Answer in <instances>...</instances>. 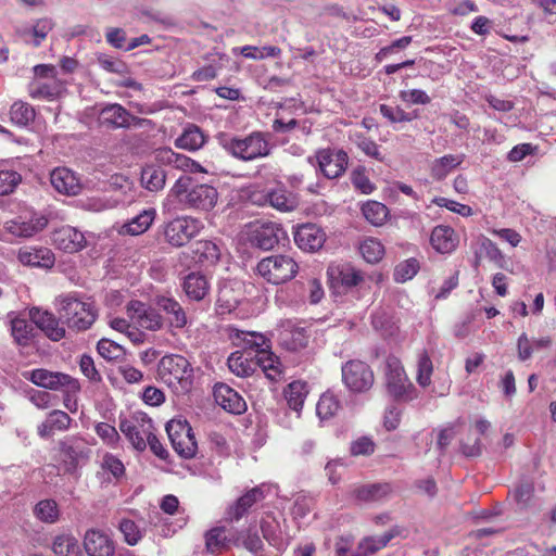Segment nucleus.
Returning a JSON list of instances; mask_svg holds the SVG:
<instances>
[{
	"instance_id": "nucleus-1",
	"label": "nucleus",
	"mask_w": 556,
	"mask_h": 556,
	"mask_svg": "<svg viewBox=\"0 0 556 556\" xmlns=\"http://www.w3.org/2000/svg\"><path fill=\"white\" fill-rule=\"evenodd\" d=\"M169 195L174 197L186 208L208 212L218 202V191L207 184L192 185L188 176L179 177L170 188Z\"/></svg>"
},
{
	"instance_id": "nucleus-2",
	"label": "nucleus",
	"mask_w": 556,
	"mask_h": 556,
	"mask_svg": "<svg viewBox=\"0 0 556 556\" xmlns=\"http://www.w3.org/2000/svg\"><path fill=\"white\" fill-rule=\"evenodd\" d=\"M218 141L229 154L244 162L266 157L271 151L267 136L262 131H253L243 138L223 134Z\"/></svg>"
},
{
	"instance_id": "nucleus-3",
	"label": "nucleus",
	"mask_w": 556,
	"mask_h": 556,
	"mask_svg": "<svg viewBox=\"0 0 556 556\" xmlns=\"http://www.w3.org/2000/svg\"><path fill=\"white\" fill-rule=\"evenodd\" d=\"M157 375L177 393L188 392L193 384V368L185 356L178 354L163 356L157 365Z\"/></svg>"
},
{
	"instance_id": "nucleus-4",
	"label": "nucleus",
	"mask_w": 556,
	"mask_h": 556,
	"mask_svg": "<svg viewBox=\"0 0 556 556\" xmlns=\"http://www.w3.org/2000/svg\"><path fill=\"white\" fill-rule=\"evenodd\" d=\"M383 381L388 394L396 401L409 402L417 397V390L409 380L402 362L389 355L383 362Z\"/></svg>"
},
{
	"instance_id": "nucleus-5",
	"label": "nucleus",
	"mask_w": 556,
	"mask_h": 556,
	"mask_svg": "<svg viewBox=\"0 0 556 556\" xmlns=\"http://www.w3.org/2000/svg\"><path fill=\"white\" fill-rule=\"evenodd\" d=\"M254 271L267 283L278 286L293 279L299 265L290 255L273 254L260 260Z\"/></svg>"
},
{
	"instance_id": "nucleus-6",
	"label": "nucleus",
	"mask_w": 556,
	"mask_h": 556,
	"mask_svg": "<svg viewBox=\"0 0 556 556\" xmlns=\"http://www.w3.org/2000/svg\"><path fill=\"white\" fill-rule=\"evenodd\" d=\"M59 301L60 318L72 329L87 330L96 320L92 305L71 294L62 295Z\"/></svg>"
},
{
	"instance_id": "nucleus-7",
	"label": "nucleus",
	"mask_w": 556,
	"mask_h": 556,
	"mask_svg": "<svg viewBox=\"0 0 556 556\" xmlns=\"http://www.w3.org/2000/svg\"><path fill=\"white\" fill-rule=\"evenodd\" d=\"M241 236L252 247L267 251L285 239L286 232L278 223L256 220L248 224Z\"/></svg>"
},
{
	"instance_id": "nucleus-8",
	"label": "nucleus",
	"mask_w": 556,
	"mask_h": 556,
	"mask_svg": "<svg viewBox=\"0 0 556 556\" xmlns=\"http://www.w3.org/2000/svg\"><path fill=\"white\" fill-rule=\"evenodd\" d=\"M23 377L34 384L50 389V390H64L67 393L75 394L80 390V384L77 379L70 375L50 371L45 368H38L23 372Z\"/></svg>"
},
{
	"instance_id": "nucleus-9",
	"label": "nucleus",
	"mask_w": 556,
	"mask_h": 556,
	"mask_svg": "<svg viewBox=\"0 0 556 556\" xmlns=\"http://www.w3.org/2000/svg\"><path fill=\"white\" fill-rule=\"evenodd\" d=\"M119 430L136 450L143 451L147 447L148 438L154 431V426L146 413L137 412L129 418L121 419Z\"/></svg>"
},
{
	"instance_id": "nucleus-10",
	"label": "nucleus",
	"mask_w": 556,
	"mask_h": 556,
	"mask_svg": "<svg viewBox=\"0 0 556 556\" xmlns=\"http://www.w3.org/2000/svg\"><path fill=\"white\" fill-rule=\"evenodd\" d=\"M166 432L173 448L184 458L195 455L198 444L192 428L187 420L172 419L166 424Z\"/></svg>"
},
{
	"instance_id": "nucleus-11",
	"label": "nucleus",
	"mask_w": 556,
	"mask_h": 556,
	"mask_svg": "<svg viewBox=\"0 0 556 556\" xmlns=\"http://www.w3.org/2000/svg\"><path fill=\"white\" fill-rule=\"evenodd\" d=\"M342 381L354 393H364L371 389L375 382L374 371L370 366L359 359L346 362L342 368Z\"/></svg>"
},
{
	"instance_id": "nucleus-12",
	"label": "nucleus",
	"mask_w": 556,
	"mask_h": 556,
	"mask_svg": "<svg viewBox=\"0 0 556 556\" xmlns=\"http://www.w3.org/2000/svg\"><path fill=\"white\" fill-rule=\"evenodd\" d=\"M48 225V218L31 208H25L17 216L4 223V229L8 233L17 238H29L45 229Z\"/></svg>"
},
{
	"instance_id": "nucleus-13",
	"label": "nucleus",
	"mask_w": 556,
	"mask_h": 556,
	"mask_svg": "<svg viewBox=\"0 0 556 556\" xmlns=\"http://www.w3.org/2000/svg\"><path fill=\"white\" fill-rule=\"evenodd\" d=\"M312 165H317L320 173L328 179L342 176L349 163V156L343 150L320 149L314 156L308 157Z\"/></svg>"
},
{
	"instance_id": "nucleus-14",
	"label": "nucleus",
	"mask_w": 556,
	"mask_h": 556,
	"mask_svg": "<svg viewBox=\"0 0 556 556\" xmlns=\"http://www.w3.org/2000/svg\"><path fill=\"white\" fill-rule=\"evenodd\" d=\"M203 224L193 217H179L166 224L164 236L173 247H182L199 235Z\"/></svg>"
},
{
	"instance_id": "nucleus-15",
	"label": "nucleus",
	"mask_w": 556,
	"mask_h": 556,
	"mask_svg": "<svg viewBox=\"0 0 556 556\" xmlns=\"http://www.w3.org/2000/svg\"><path fill=\"white\" fill-rule=\"evenodd\" d=\"M99 123L110 128H129L130 126L141 127L149 123L148 119L132 116L124 106L118 103L108 104L99 112Z\"/></svg>"
},
{
	"instance_id": "nucleus-16",
	"label": "nucleus",
	"mask_w": 556,
	"mask_h": 556,
	"mask_svg": "<svg viewBox=\"0 0 556 556\" xmlns=\"http://www.w3.org/2000/svg\"><path fill=\"white\" fill-rule=\"evenodd\" d=\"M127 314L132 324L146 330L157 331L164 326L162 315L141 301H130L127 304Z\"/></svg>"
},
{
	"instance_id": "nucleus-17",
	"label": "nucleus",
	"mask_w": 556,
	"mask_h": 556,
	"mask_svg": "<svg viewBox=\"0 0 556 556\" xmlns=\"http://www.w3.org/2000/svg\"><path fill=\"white\" fill-rule=\"evenodd\" d=\"M153 160L160 165L172 166L187 173H207L200 163L187 155L176 153L170 148L156 149Z\"/></svg>"
},
{
	"instance_id": "nucleus-18",
	"label": "nucleus",
	"mask_w": 556,
	"mask_h": 556,
	"mask_svg": "<svg viewBox=\"0 0 556 556\" xmlns=\"http://www.w3.org/2000/svg\"><path fill=\"white\" fill-rule=\"evenodd\" d=\"M53 242L58 249L67 253H75L87 247L88 239L77 228L63 226L53 232Z\"/></svg>"
},
{
	"instance_id": "nucleus-19",
	"label": "nucleus",
	"mask_w": 556,
	"mask_h": 556,
	"mask_svg": "<svg viewBox=\"0 0 556 556\" xmlns=\"http://www.w3.org/2000/svg\"><path fill=\"white\" fill-rule=\"evenodd\" d=\"M155 304L165 314V319L172 328L182 329L188 325L187 313L175 298L157 295Z\"/></svg>"
},
{
	"instance_id": "nucleus-20",
	"label": "nucleus",
	"mask_w": 556,
	"mask_h": 556,
	"mask_svg": "<svg viewBox=\"0 0 556 556\" xmlns=\"http://www.w3.org/2000/svg\"><path fill=\"white\" fill-rule=\"evenodd\" d=\"M404 530L396 526L381 535L365 536L359 541L352 556H370L384 548L392 539L401 536Z\"/></svg>"
},
{
	"instance_id": "nucleus-21",
	"label": "nucleus",
	"mask_w": 556,
	"mask_h": 556,
	"mask_svg": "<svg viewBox=\"0 0 556 556\" xmlns=\"http://www.w3.org/2000/svg\"><path fill=\"white\" fill-rule=\"evenodd\" d=\"M84 547L89 556H114L115 546L110 536L96 529H90L84 538Z\"/></svg>"
},
{
	"instance_id": "nucleus-22",
	"label": "nucleus",
	"mask_w": 556,
	"mask_h": 556,
	"mask_svg": "<svg viewBox=\"0 0 556 556\" xmlns=\"http://www.w3.org/2000/svg\"><path fill=\"white\" fill-rule=\"evenodd\" d=\"M326 235L320 227L315 224H304L296 228L294 241L296 245L304 251H316L323 247Z\"/></svg>"
},
{
	"instance_id": "nucleus-23",
	"label": "nucleus",
	"mask_w": 556,
	"mask_h": 556,
	"mask_svg": "<svg viewBox=\"0 0 556 556\" xmlns=\"http://www.w3.org/2000/svg\"><path fill=\"white\" fill-rule=\"evenodd\" d=\"M214 399L220 407L231 414L240 415L247 410V403L243 397L225 383L215 386Z\"/></svg>"
},
{
	"instance_id": "nucleus-24",
	"label": "nucleus",
	"mask_w": 556,
	"mask_h": 556,
	"mask_svg": "<svg viewBox=\"0 0 556 556\" xmlns=\"http://www.w3.org/2000/svg\"><path fill=\"white\" fill-rule=\"evenodd\" d=\"M31 321L40 328L48 338L53 341H59L65 336V329L60 325L55 316L40 308L34 307L29 312Z\"/></svg>"
},
{
	"instance_id": "nucleus-25",
	"label": "nucleus",
	"mask_w": 556,
	"mask_h": 556,
	"mask_svg": "<svg viewBox=\"0 0 556 556\" xmlns=\"http://www.w3.org/2000/svg\"><path fill=\"white\" fill-rule=\"evenodd\" d=\"M52 187L65 195H77L81 190V184L76 174L66 168L58 167L50 175Z\"/></svg>"
},
{
	"instance_id": "nucleus-26",
	"label": "nucleus",
	"mask_w": 556,
	"mask_h": 556,
	"mask_svg": "<svg viewBox=\"0 0 556 556\" xmlns=\"http://www.w3.org/2000/svg\"><path fill=\"white\" fill-rule=\"evenodd\" d=\"M64 90V84L59 78H34L28 85L29 97L35 100L52 101Z\"/></svg>"
},
{
	"instance_id": "nucleus-27",
	"label": "nucleus",
	"mask_w": 556,
	"mask_h": 556,
	"mask_svg": "<svg viewBox=\"0 0 556 556\" xmlns=\"http://www.w3.org/2000/svg\"><path fill=\"white\" fill-rule=\"evenodd\" d=\"M229 336L235 345L243 349L242 352L257 354L260 351L269 348L268 340L260 332L231 329Z\"/></svg>"
},
{
	"instance_id": "nucleus-28",
	"label": "nucleus",
	"mask_w": 556,
	"mask_h": 556,
	"mask_svg": "<svg viewBox=\"0 0 556 556\" xmlns=\"http://www.w3.org/2000/svg\"><path fill=\"white\" fill-rule=\"evenodd\" d=\"M268 491L269 488L264 484L249 490L228 508V517L231 520H239L255 503L264 500Z\"/></svg>"
},
{
	"instance_id": "nucleus-29",
	"label": "nucleus",
	"mask_w": 556,
	"mask_h": 556,
	"mask_svg": "<svg viewBox=\"0 0 556 556\" xmlns=\"http://www.w3.org/2000/svg\"><path fill=\"white\" fill-rule=\"evenodd\" d=\"M458 242L459 238L451 226L438 225L431 231L430 243L439 253H452Z\"/></svg>"
},
{
	"instance_id": "nucleus-30",
	"label": "nucleus",
	"mask_w": 556,
	"mask_h": 556,
	"mask_svg": "<svg viewBox=\"0 0 556 556\" xmlns=\"http://www.w3.org/2000/svg\"><path fill=\"white\" fill-rule=\"evenodd\" d=\"M17 258L23 265L30 267L49 268L54 264V254L47 248H21Z\"/></svg>"
},
{
	"instance_id": "nucleus-31",
	"label": "nucleus",
	"mask_w": 556,
	"mask_h": 556,
	"mask_svg": "<svg viewBox=\"0 0 556 556\" xmlns=\"http://www.w3.org/2000/svg\"><path fill=\"white\" fill-rule=\"evenodd\" d=\"M392 493L390 483H372L355 486L352 491L354 498L362 503H377L386 500Z\"/></svg>"
},
{
	"instance_id": "nucleus-32",
	"label": "nucleus",
	"mask_w": 556,
	"mask_h": 556,
	"mask_svg": "<svg viewBox=\"0 0 556 556\" xmlns=\"http://www.w3.org/2000/svg\"><path fill=\"white\" fill-rule=\"evenodd\" d=\"M72 424L67 413L59 409L50 412L46 419L38 426L37 431L40 438L48 439L56 431H66Z\"/></svg>"
},
{
	"instance_id": "nucleus-33",
	"label": "nucleus",
	"mask_w": 556,
	"mask_h": 556,
	"mask_svg": "<svg viewBox=\"0 0 556 556\" xmlns=\"http://www.w3.org/2000/svg\"><path fill=\"white\" fill-rule=\"evenodd\" d=\"M475 265L479 266L481 257H486L497 267L504 268L505 256L497 245L485 236H479L475 242Z\"/></svg>"
},
{
	"instance_id": "nucleus-34",
	"label": "nucleus",
	"mask_w": 556,
	"mask_h": 556,
	"mask_svg": "<svg viewBox=\"0 0 556 556\" xmlns=\"http://www.w3.org/2000/svg\"><path fill=\"white\" fill-rule=\"evenodd\" d=\"M162 166L155 162L142 167L140 182L148 191L157 192L165 187L166 173Z\"/></svg>"
},
{
	"instance_id": "nucleus-35",
	"label": "nucleus",
	"mask_w": 556,
	"mask_h": 556,
	"mask_svg": "<svg viewBox=\"0 0 556 556\" xmlns=\"http://www.w3.org/2000/svg\"><path fill=\"white\" fill-rule=\"evenodd\" d=\"M551 337H541L530 339L527 333L522 332L517 339L518 358L526 362L532 357L533 352L549 349L552 346Z\"/></svg>"
},
{
	"instance_id": "nucleus-36",
	"label": "nucleus",
	"mask_w": 556,
	"mask_h": 556,
	"mask_svg": "<svg viewBox=\"0 0 556 556\" xmlns=\"http://www.w3.org/2000/svg\"><path fill=\"white\" fill-rule=\"evenodd\" d=\"M206 137L195 125H188L175 140V146L182 150L197 151L204 146Z\"/></svg>"
},
{
	"instance_id": "nucleus-37",
	"label": "nucleus",
	"mask_w": 556,
	"mask_h": 556,
	"mask_svg": "<svg viewBox=\"0 0 556 556\" xmlns=\"http://www.w3.org/2000/svg\"><path fill=\"white\" fill-rule=\"evenodd\" d=\"M260 366L270 380H276L282 372L278 357L269 351V348L254 354V367Z\"/></svg>"
},
{
	"instance_id": "nucleus-38",
	"label": "nucleus",
	"mask_w": 556,
	"mask_h": 556,
	"mask_svg": "<svg viewBox=\"0 0 556 556\" xmlns=\"http://www.w3.org/2000/svg\"><path fill=\"white\" fill-rule=\"evenodd\" d=\"M184 290L193 301H201L207 294L210 286L205 276L199 273L189 274L184 280Z\"/></svg>"
},
{
	"instance_id": "nucleus-39",
	"label": "nucleus",
	"mask_w": 556,
	"mask_h": 556,
	"mask_svg": "<svg viewBox=\"0 0 556 556\" xmlns=\"http://www.w3.org/2000/svg\"><path fill=\"white\" fill-rule=\"evenodd\" d=\"M228 367L238 377H248L254 371V355L250 352L236 351L228 357Z\"/></svg>"
},
{
	"instance_id": "nucleus-40",
	"label": "nucleus",
	"mask_w": 556,
	"mask_h": 556,
	"mask_svg": "<svg viewBox=\"0 0 556 556\" xmlns=\"http://www.w3.org/2000/svg\"><path fill=\"white\" fill-rule=\"evenodd\" d=\"M327 274L331 285L338 281L345 288L355 287L363 280L361 271L350 266L329 267Z\"/></svg>"
},
{
	"instance_id": "nucleus-41",
	"label": "nucleus",
	"mask_w": 556,
	"mask_h": 556,
	"mask_svg": "<svg viewBox=\"0 0 556 556\" xmlns=\"http://www.w3.org/2000/svg\"><path fill=\"white\" fill-rule=\"evenodd\" d=\"M156 216L154 208L143 210L122 227V232L138 236L146 232Z\"/></svg>"
},
{
	"instance_id": "nucleus-42",
	"label": "nucleus",
	"mask_w": 556,
	"mask_h": 556,
	"mask_svg": "<svg viewBox=\"0 0 556 556\" xmlns=\"http://www.w3.org/2000/svg\"><path fill=\"white\" fill-rule=\"evenodd\" d=\"M269 205L280 212H292L299 205L296 194L286 188H277L269 191Z\"/></svg>"
},
{
	"instance_id": "nucleus-43",
	"label": "nucleus",
	"mask_w": 556,
	"mask_h": 556,
	"mask_svg": "<svg viewBox=\"0 0 556 556\" xmlns=\"http://www.w3.org/2000/svg\"><path fill=\"white\" fill-rule=\"evenodd\" d=\"M464 161L463 154H447L435 159L431 164V176L435 180H443L454 168Z\"/></svg>"
},
{
	"instance_id": "nucleus-44",
	"label": "nucleus",
	"mask_w": 556,
	"mask_h": 556,
	"mask_svg": "<svg viewBox=\"0 0 556 556\" xmlns=\"http://www.w3.org/2000/svg\"><path fill=\"white\" fill-rule=\"evenodd\" d=\"M308 343V334L304 328L283 329L280 333V344L288 351L296 352Z\"/></svg>"
},
{
	"instance_id": "nucleus-45",
	"label": "nucleus",
	"mask_w": 556,
	"mask_h": 556,
	"mask_svg": "<svg viewBox=\"0 0 556 556\" xmlns=\"http://www.w3.org/2000/svg\"><path fill=\"white\" fill-rule=\"evenodd\" d=\"M229 541L235 546H243L251 553H257L263 547V542L257 532L252 529L245 530H231V538Z\"/></svg>"
},
{
	"instance_id": "nucleus-46",
	"label": "nucleus",
	"mask_w": 556,
	"mask_h": 556,
	"mask_svg": "<svg viewBox=\"0 0 556 556\" xmlns=\"http://www.w3.org/2000/svg\"><path fill=\"white\" fill-rule=\"evenodd\" d=\"M52 549L60 556H80L78 540L71 533H62L54 538Z\"/></svg>"
},
{
	"instance_id": "nucleus-47",
	"label": "nucleus",
	"mask_w": 556,
	"mask_h": 556,
	"mask_svg": "<svg viewBox=\"0 0 556 556\" xmlns=\"http://www.w3.org/2000/svg\"><path fill=\"white\" fill-rule=\"evenodd\" d=\"M231 531L226 532L224 528L210 530L205 535L206 548L210 553L217 554L228 548L232 543L229 541Z\"/></svg>"
},
{
	"instance_id": "nucleus-48",
	"label": "nucleus",
	"mask_w": 556,
	"mask_h": 556,
	"mask_svg": "<svg viewBox=\"0 0 556 556\" xmlns=\"http://www.w3.org/2000/svg\"><path fill=\"white\" fill-rule=\"evenodd\" d=\"M416 367V381L418 386L424 389L430 387L433 374V363L426 350H422L417 354Z\"/></svg>"
},
{
	"instance_id": "nucleus-49",
	"label": "nucleus",
	"mask_w": 556,
	"mask_h": 556,
	"mask_svg": "<svg viewBox=\"0 0 556 556\" xmlns=\"http://www.w3.org/2000/svg\"><path fill=\"white\" fill-rule=\"evenodd\" d=\"M35 517L45 523H55L60 518V508L54 500L39 501L34 507Z\"/></svg>"
},
{
	"instance_id": "nucleus-50",
	"label": "nucleus",
	"mask_w": 556,
	"mask_h": 556,
	"mask_svg": "<svg viewBox=\"0 0 556 556\" xmlns=\"http://www.w3.org/2000/svg\"><path fill=\"white\" fill-rule=\"evenodd\" d=\"M308 390L305 382L293 381L288 386L286 391V400L289 407L296 413H300L304 401L307 396Z\"/></svg>"
},
{
	"instance_id": "nucleus-51",
	"label": "nucleus",
	"mask_w": 556,
	"mask_h": 556,
	"mask_svg": "<svg viewBox=\"0 0 556 556\" xmlns=\"http://www.w3.org/2000/svg\"><path fill=\"white\" fill-rule=\"evenodd\" d=\"M340 409V402L336 395L326 392L317 402L316 414L321 421L332 418Z\"/></svg>"
},
{
	"instance_id": "nucleus-52",
	"label": "nucleus",
	"mask_w": 556,
	"mask_h": 556,
	"mask_svg": "<svg viewBox=\"0 0 556 556\" xmlns=\"http://www.w3.org/2000/svg\"><path fill=\"white\" fill-rule=\"evenodd\" d=\"M359 252L366 262L375 264L382 260L384 247L378 239L369 237L362 241Z\"/></svg>"
},
{
	"instance_id": "nucleus-53",
	"label": "nucleus",
	"mask_w": 556,
	"mask_h": 556,
	"mask_svg": "<svg viewBox=\"0 0 556 556\" xmlns=\"http://www.w3.org/2000/svg\"><path fill=\"white\" fill-rule=\"evenodd\" d=\"M53 23L49 18H41L27 31H25V41L38 47L42 40L46 39L48 34L52 30Z\"/></svg>"
},
{
	"instance_id": "nucleus-54",
	"label": "nucleus",
	"mask_w": 556,
	"mask_h": 556,
	"mask_svg": "<svg viewBox=\"0 0 556 556\" xmlns=\"http://www.w3.org/2000/svg\"><path fill=\"white\" fill-rule=\"evenodd\" d=\"M362 213L366 220L374 226H380L388 217V207L377 201H368L362 206Z\"/></svg>"
},
{
	"instance_id": "nucleus-55",
	"label": "nucleus",
	"mask_w": 556,
	"mask_h": 556,
	"mask_svg": "<svg viewBox=\"0 0 556 556\" xmlns=\"http://www.w3.org/2000/svg\"><path fill=\"white\" fill-rule=\"evenodd\" d=\"M11 121L18 126H26L35 118V110L24 101H15L10 110Z\"/></svg>"
},
{
	"instance_id": "nucleus-56",
	"label": "nucleus",
	"mask_w": 556,
	"mask_h": 556,
	"mask_svg": "<svg viewBox=\"0 0 556 556\" xmlns=\"http://www.w3.org/2000/svg\"><path fill=\"white\" fill-rule=\"evenodd\" d=\"M261 529L263 536L271 545H279L281 543L282 538L280 525L274 516L266 515L261 521Z\"/></svg>"
},
{
	"instance_id": "nucleus-57",
	"label": "nucleus",
	"mask_w": 556,
	"mask_h": 556,
	"mask_svg": "<svg viewBox=\"0 0 556 556\" xmlns=\"http://www.w3.org/2000/svg\"><path fill=\"white\" fill-rule=\"evenodd\" d=\"M33 326L24 318H14L11 333L18 345H27L31 337Z\"/></svg>"
},
{
	"instance_id": "nucleus-58",
	"label": "nucleus",
	"mask_w": 556,
	"mask_h": 556,
	"mask_svg": "<svg viewBox=\"0 0 556 556\" xmlns=\"http://www.w3.org/2000/svg\"><path fill=\"white\" fill-rule=\"evenodd\" d=\"M118 528L124 535L125 542L129 545H136L142 539L143 531L134 520L122 519Z\"/></svg>"
},
{
	"instance_id": "nucleus-59",
	"label": "nucleus",
	"mask_w": 556,
	"mask_h": 556,
	"mask_svg": "<svg viewBox=\"0 0 556 556\" xmlns=\"http://www.w3.org/2000/svg\"><path fill=\"white\" fill-rule=\"evenodd\" d=\"M419 270V262L416 258H408L400 263L394 269V280L405 282L410 280Z\"/></svg>"
},
{
	"instance_id": "nucleus-60",
	"label": "nucleus",
	"mask_w": 556,
	"mask_h": 556,
	"mask_svg": "<svg viewBox=\"0 0 556 556\" xmlns=\"http://www.w3.org/2000/svg\"><path fill=\"white\" fill-rule=\"evenodd\" d=\"M379 111L390 123L410 122L417 117V114L407 113L400 106H391L388 104H381Z\"/></svg>"
},
{
	"instance_id": "nucleus-61",
	"label": "nucleus",
	"mask_w": 556,
	"mask_h": 556,
	"mask_svg": "<svg viewBox=\"0 0 556 556\" xmlns=\"http://www.w3.org/2000/svg\"><path fill=\"white\" fill-rule=\"evenodd\" d=\"M193 252L199 255L198 261L215 262L219 257V250L212 241H198L194 244Z\"/></svg>"
},
{
	"instance_id": "nucleus-62",
	"label": "nucleus",
	"mask_w": 556,
	"mask_h": 556,
	"mask_svg": "<svg viewBox=\"0 0 556 556\" xmlns=\"http://www.w3.org/2000/svg\"><path fill=\"white\" fill-rule=\"evenodd\" d=\"M303 291L311 304H318L325 296L323 285L317 278H311L303 283Z\"/></svg>"
},
{
	"instance_id": "nucleus-63",
	"label": "nucleus",
	"mask_w": 556,
	"mask_h": 556,
	"mask_svg": "<svg viewBox=\"0 0 556 556\" xmlns=\"http://www.w3.org/2000/svg\"><path fill=\"white\" fill-rule=\"evenodd\" d=\"M21 180V175L15 170H0V195L13 192Z\"/></svg>"
},
{
	"instance_id": "nucleus-64",
	"label": "nucleus",
	"mask_w": 556,
	"mask_h": 556,
	"mask_svg": "<svg viewBox=\"0 0 556 556\" xmlns=\"http://www.w3.org/2000/svg\"><path fill=\"white\" fill-rule=\"evenodd\" d=\"M97 350L99 354L109 361L117 359L123 355V348L109 339H101L98 342Z\"/></svg>"
}]
</instances>
